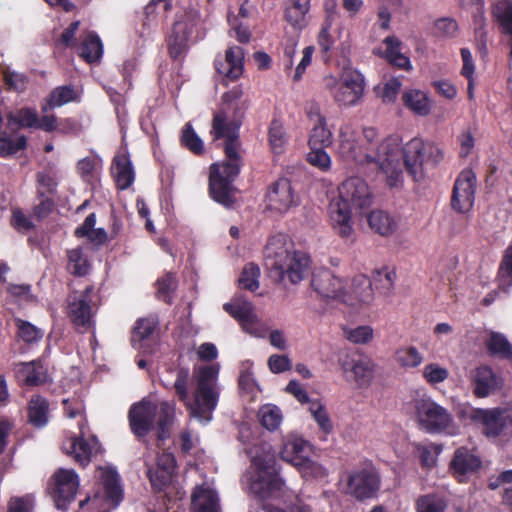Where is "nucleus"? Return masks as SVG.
Wrapping results in <instances>:
<instances>
[{
	"instance_id": "30",
	"label": "nucleus",
	"mask_w": 512,
	"mask_h": 512,
	"mask_svg": "<svg viewBox=\"0 0 512 512\" xmlns=\"http://www.w3.org/2000/svg\"><path fill=\"white\" fill-rule=\"evenodd\" d=\"M78 55L87 63H95L103 55V44L95 32H90L78 48Z\"/></svg>"
},
{
	"instance_id": "37",
	"label": "nucleus",
	"mask_w": 512,
	"mask_h": 512,
	"mask_svg": "<svg viewBox=\"0 0 512 512\" xmlns=\"http://www.w3.org/2000/svg\"><path fill=\"white\" fill-rule=\"evenodd\" d=\"M415 449L422 469L431 470L437 465V458L442 452L443 446L432 442L428 444L417 443Z\"/></svg>"
},
{
	"instance_id": "16",
	"label": "nucleus",
	"mask_w": 512,
	"mask_h": 512,
	"mask_svg": "<svg viewBox=\"0 0 512 512\" xmlns=\"http://www.w3.org/2000/svg\"><path fill=\"white\" fill-rule=\"evenodd\" d=\"M480 469V457L467 447H459L455 450L449 463V472L459 482H466L470 474Z\"/></svg>"
},
{
	"instance_id": "47",
	"label": "nucleus",
	"mask_w": 512,
	"mask_h": 512,
	"mask_svg": "<svg viewBox=\"0 0 512 512\" xmlns=\"http://www.w3.org/2000/svg\"><path fill=\"white\" fill-rule=\"evenodd\" d=\"M504 380L490 367H482V397L494 394L502 389Z\"/></svg>"
},
{
	"instance_id": "28",
	"label": "nucleus",
	"mask_w": 512,
	"mask_h": 512,
	"mask_svg": "<svg viewBox=\"0 0 512 512\" xmlns=\"http://www.w3.org/2000/svg\"><path fill=\"white\" fill-rule=\"evenodd\" d=\"M373 294L371 279L364 274H358L352 279L351 292L346 294V298L348 302L350 298H354L359 303L368 304L373 300Z\"/></svg>"
},
{
	"instance_id": "62",
	"label": "nucleus",
	"mask_w": 512,
	"mask_h": 512,
	"mask_svg": "<svg viewBox=\"0 0 512 512\" xmlns=\"http://www.w3.org/2000/svg\"><path fill=\"white\" fill-rule=\"evenodd\" d=\"M35 498L31 494L11 497L7 503V512H33Z\"/></svg>"
},
{
	"instance_id": "21",
	"label": "nucleus",
	"mask_w": 512,
	"mask_h": 512,
	"mask_svg": "<svg viewBox=\"0 0 512 512\" xmlns=\"http://www.w3.org/2000/svg\"><path fill=\"white\" fill-rule=\"evenodd\" d=\"M338 154L345 161L360 162L362 160V147L356 132L350 127L340 129Z\"/></svg>"
},
{
	"instance_id": "59",
	"label": "nucleus",
	"mask_w": 512,
	"mask_h": 512,
	"mask_svg": "<svg viewBox=\"0 0 512 512\" xmlns=\"http://www.w3.org/2000/svg\"><path fill=\"white\" fill-rule=\"evenodd\" d=\"M345 337L354 344H367L373 339V329L368 325L344 329Z\"/></svg>"
},
{
	"instance_id": "20",
	"label": "nucleus",
	"mask_w": 512,
	"mask_h": 512,
	"mask_svg": "<svg viewBox=\"0 0 512 512\" xmlns=\"http://www.w3.org/2000/svg\"><path fill=\"white\" fill-rule=\"evenodd\" d=\"M310 444L302 437L289 435L280 452L281 458L294 465L300 467L309 458Z\"/></svg>"
},
{
	"instance_id": "50",
	"label": "nucleus",
	"mask_w": 512,
	"mask_h": 512,
	"mask_svg": "<svg viewBox=\"0 0 512 512\" xmlns=\"http://www.w3.org/2000/svg\"><path fill=\"white\" fill-rule=\"evenodd\" d=\"M157 297L164 302L170 304L172 294L177 288V280L173 273H165L162 277L156 281Z\"/></svg>"
},
{
	"instance_id": "13",
	"label": "nucleus",
	"mask_w": 512,
	"mask_h": 512,
	"mask_svg": "<svg viewBox=\"0 0 512 512\" xmlns=\"http://www.w3.org/2000/svg\"><path fill=\"white\" fill-rule=\"evenodd\" d=\"M341 369L348 381H352L358 388L370 386L375 373L373 360L366 356L346 355L340 360Z\"/></svg>"
},
{
	"instance_id": "38",
	"label": "nucleus",
	"mask_w": 512,
	"mask_h": 512,
	"mask_svg": "<svg viewBox=\"0 0 512 512\" xmlns=\"http://www.w3.org/2000/svg\"><path fill=\"white\" fill-rule=\"evenodd\" d=\"M448 501L436 493L421 495L415 502L416 512H446Z\"/></svg>"
},
{
	"instance_id": "51",
	"label": "nucleus",
	"mask_w": 512,
	"mask_h": 512,
	"mask_svg": "<svg viewBox=\"0 0 512 512\" xmlns=\"http://www.w3.org/2000/svg\"><path fill=\"white\" fill-rule=\"evenodd\" d=\"M174 473L165 469L151 467L148 469L147 476L155 492H164L170 485Z\"/></svg>"
},
{
	"instance_id": "10",
	"label": "nucleus",
	"mask_w": 512,
	"mask_h": 512,
	"mask_svg": "<svg viewBox=\"0 0 512 512\" xmlns=\"http://www.w3.org/2000/svg\"><path fill=\"white\" fill-rule=\"evenodd\" d=\"M79 487V478L74 470L58 469L52 476L49 493L58 510H66L75 499Z\"/></svg>"
},
{
	"instance_id": "15",
	"label": "nucleus",
	"mask_w": 512,
	"mask_h": 512,
	"mask_svg": "<svg viewBox=\"0 0 512 512\" xmlns=\"http://www.w3.org/2000/svg\"><path fill=\"white\" fill-rule=\"evenodd\" d=\"M364 89L365 81L363 75L356 71L351 72L344 76L333 98L339 105L354 106L363 97Z\"/></svg>"
},
{
	"instance_id": "3",
	"label": "nucleus",
	"mask_w": 512,
	"mask_h": 512,
	"mask_svg": "<svg viewBox=\"0 0 512 512\" xmlns=\"http://www.w3.org/2000/svg\"><path fill=\"white\" fill-rule=\"evenodd\" d=\"M263 254L264 266L275 282H282L287 277L292 284H297L309 271L310 257L304 252L296 251L293 242L285 234L271 236Z\"/></svg>"
},
{
	"instance_id": "5",
	"label": "nucleus",
	"mask_w": 512,
	"mask_h": 512,
	"mask_svg": "<svg viewBox=\"0 0 512 512\" xmlns=\"http://www.w3.org/2000/svg\"><path fill=\"white\" fill-rule=\"evenodd\" d=\"M156 417L157 439L162 442L170 437L171 426L175 418L174 404L168 401L156 404L144 398L131 405L128 411L129 427L137 440H145L154 429Z\"/></svg>"
},
{
	"instance_id": "56",
	"label": "nucleus",
	"mask_w": 512,
	"mask_h": 512,
	"mask_svg": "<svg viewBox=\"0 0 512 512\" xmlns=\"http://www.w3.org/2000/svg\"><path fill=\"white\" fill-rule=\"evenodd\" d=\"M190 380V372L186 367H179L176 370V380L174 389L178 399L185 405L189 404L188 383Z\"/></svg>"
},
{
	"instance_id": "26",
	"label": "nucleus",
	"mask_w": 512,
	"mask_h": 512,
	"mask_svg": "<svg viewBox=\"0 0 512 512\" xmlns=\"http://www.w3.org/2000/svg\"><path fill=\"white\" fill-rule=\"evenodd\" d=\"M403 105L417 116H427L431 112L428 95L419 89H409L402 94Z\"/></svg>"
},
{
	"instance_id": "31",
	"label": "nucleus",
	"mask_w": 512,
	"mask_h": 512,
	"mask_svg": "<svg viewBox=\"0 0 512 512\" xmlns=\"http://www.w3.org/2000/svg\"><path fill=\"white\" fill-rule=\"evenodd\" d=\"M67 270L75 277H84L89 274L91 263L81 247L67 250Z\"/></svg>"
},
{
	"instance_id": "39",
	"label": "nucleus",
	"mask_w": 512,
	"mask_h": 512,
	"mask_svg": "<svg viewBox=\"0 0 512 512\" xmlns=\"http://www.w3.org/2000/svg\"><path fill=\"white\" fill-rule=\"evenodd\" d=\"M157 326L152 317L140 318L136 321L131 336V343L135 348H142V342L150 338Z\"/></svg>"
},
{
	"instance_id": "14",
	"label": "nucleus",
	"mask_w": 512,
	"mask_h": 512,
	"mask_svg": "<svg viewBox=\"0 0 512 512\" xmlns=\"http://www.w3.org/2000/svg\"><path fill=\"white\" fill-rule=\"evenodd\" d=\"M311 286L323 299H335L348 303L343 280L329 269H321L313 273Z\"/></svg>"
},
{
	"instance_id": "54",
	"label": "nucleus",
	"mask_w": 512,
	"mask_h": 512,
	"mask_svg": "<svg viewBox=\"0 0 512 512\" xmlns=\"http://www.w3.org/2000/svg\"><path fill=\"white\" fill-rule=\"evenodd\" d=\"M395 280V272L389 271L387 268L376 270L372 275V285L381 294H388L393 288Z\"/></svg>"
},
{
	"instance_id": "29",
	"label": "nucleus",
	"mask_w": 512,
	"mask_h": 512,
	"mask_svg": "<svg viewBox=\"0 0 512 512\" xmlns=\"http://www.w3.org/2000/svg\"><path fill=\"white\" fill-rule=\"evenodd\" d=\"M49 403L41 395H33L28 404L29 422L38 428L44 427L48 422Z\"/></svg>"
},
{
	"instance_id": "63",
	"label": "nucleus",
	"mask_w": 512,
	"mask_h": 512,
	"mask_svg": "<svg viewBox=\"0 0 512 512\" xmlns=\"http://www.w3.org/2000/svg\"><path fill=\"white\" fill-rule=\"evenodd\" d=\"M456 415L466 425L480 420V409L474 408L468 402H462L456 407Z\"/></svg>"
},
{
	"instance_id": "27",
	"label": "nucleus",
	"mask_w": 512,
	"mask_h": 512,
	"mask_svg": "<svg viewBox=\"0 0 512 512\" xmlns=\"http://www.w3.org/2000/svg\"><path fill=\"white\" fill-rule=\"evenodd\" d=\"M310 113L317 114L318 123L310 132L308 140L309 147H329L332 144V132L326 126V118L320 114L318 106H312Z\"/></svg>"
},
{
	"instance_id": "61",
	"label": "nucleus",
	"mask_w": 512,
	"mask_h": 512,
	"mask_svg": "<svg viewBox=\"0 0 512 512\" xmlns=\"http://www.w3.org/2000/svg\"><path fill=\"white\" fill-rule=\"evenodd\" d=\"M461 57L463 60V67L461 70V74L468 79V88L467 93L469 99L474 98V82H473V73H474V64L472 60V55L467 48L461 49Z\"/></svg>"
},
{
	"instance_id": "41",
	"label": "nucleus",
	"mask_w": 512,
	"mask_h": 512,
	"mask_svg": "<svg viewBox=\"0 0 512 512\" xmlns=\"http://www.w3.org/2000/svg\"><path fill=\"white\" fill-rule=\"evenodd\" d=\"M486 346L491 355L512 359V345L503 334L491 332L486 341Z\"/></svg>"
},
{
	"instance_id": "7",
	"label": "nucleus",
	"mask_w": 512,
	"mask_h": 512,
	"mask_svg": "<svg viewBox=\"0 0 512 512\" xmlns=\"http://www.w3.org/2000/svg\"><path fill=\"white\" fill-rule=\"evenodd\" d=\"M414 409L419 424L429 433L444 432L452 424L448 410L431 398L416 399Z\"/></svg>"
},
{
	"instance_id": "42",
	"label": "nucleus",
	"mask_w": 512,
	"mask_h": 512,
	"mask_svg": "<svg viewBox=\"0 0 512 512\" xmlns=\"http://www.w3.org/2000/svg\"><path fill=\"white\" fill-rule=\"evenodd\" d=\"M396 363L404 368L411 369L418 367L423 362V355L414 346L400 347L395 351Z\"/></svg>"
},
{
	"instance_id": "25",
	"label": "nucleus",
	"mask_w": 512,
	"mask_h": 512,
	"mask_svg": "<svg viewBox=\"0 0 512 512\" xmlns=\"http://www.w3.org/2000/svg\"><path fill=\"white\" fill-rule=\"evenodd\" d=\"M101 481L105 492V499L117 507L123 500V489L120 484V477L116 470L105 468L102 470Z\"/></svg>"
},
{
	"instance_id": "9",
	"label": "nucleus",
	"mask_w": 512,
	"mask_h": 512,
	"mask_svg": "<svg viewBox=\"0 0 512 512\" xmlns=\"http://www.w3.org/2000/svg\"><path fill=\"white\" fill-rule=\"evenodd\" d=\"M200 23V14L196 10L185 11L172 26L167 39L168 53L172 59H178L188 50V42Z\"/></svg>"
},
{
	"instance_id": "17",
	"label": "nucleus",
	"mask_w": 512,
	"mask_h": 512,
	"mask_svg": "<svg viewBox=\"0 0 512 512\" xmlns=\"http://www.w3.org/2000/svg\"><path fill=\"white\" fill-rule=\"evenodd\" d=\"M219 395L218 387H196L194 404L189 401L186 406L193 416L209 421L218 405Z\"/></svg>"
},
{
	"instance_id": "58",
	"label": "nucleus",
	"mask_w": 512,
	"mask_h": 512,
	"mask_svg": "<svg viewBox=\"0 0 512 512\" xmlns=\"http://www.w3.org/2000/svg\"><path fill=\"white\" fill-rule=\"evenodd\" d=\"M422 376L428 384L437 385L448 379L449 371L438 363H429L424 366Z\"/></svg>"
},
{
	"instance_id": "57",
	"label": "nucleus",
	"mask_w": 512,
	"mask_h": 512,
	"mask_svg": "<svg viewBox=\"0 0 512 512\" xmlns=\"http://www.w3.org/2000/svg\"><path fill=\"white\" fill-rule=\"evenodd\" d=\"M310 151L307 154V162L318 168L322 172H327L331 168V157L325 151V148L309 147Z\"/></svg>"
},
{
	"instance_id": "49",
	"label": "nucleus",
	"mask_w": 512,
	"mask_h": 512,
	"mask_svg": "<svg viewBox=\"0 0 512 512\" xmlns=\"http://www.w3.org/2000/svg\"><path fill=\"white\" fill-rule=\"evenodd\" d=\"M495 15L501 32L512 36V2L508 0L499 2L495 8Z\"/></svg>"
},
{
	"instance_id": "4",
	"label": "nucleus",
	"mask_w": 512,
	"mask_h": 512,
	"mask_svg": "<svg viewBox=\"0 0 512 512\" xmlns=\"http://www.w3.org/2000/svg\"><path fill=\"white\" fill-rule=\"evenodd\" d=\"M338 192V201L330 205V219L336 233L342 238H348L353 231V210L368 208L372 196L367 183L360 177H350L343 181Z\"/></svg>"
},
{
	"instance_id": "32",
	"label": "nucleus",
	"mask_w": 512,
	"mask_h": 512,
	"mask_svg": "<svg viewBox=\"0 0 512 512\" xmlns=\"http://www.w3.org/2000/svg\"><path fill=\"white\" fill-rule=\"evenodd\" d=\"M7 126L12 128L14 125L18 128L36 129L38 124V113L31 107H23L15 112H9L6 115Z\"/></svg>"
},
{
	"instance_id": "55",
	"label": "nucleus",
	"mask_w": 512,
	"mask_h": 512,
	"mask_svg": "<svg viewBox=\"0 0 512 512\" xmlns=\"http://www.w3.org/2000/svg\"><path fill=\"white\" fill-rule=\"evenodd\" d=\"M219 370L218 363L200 367L196 379L197 387H217Z\"/></svg>"
},
{
	"instance_id": "43",
	"label": "nucleus",
	"mask_w": 512,
	"mask_h": 512,
	"mask_svg": "<svg viewBox=\"0 0 512 512\" xmlns=\"http://www.w3.org/2000/svg\"><path fill=\"white\" fill-rule=\"evenodd\" d=\"M181 145L197 156H201L205 152L204 143L197 135L190 123H186L181 131Z\"/></svg>"
},
{
	"instance_id": "36",
	"label": "nucleus",
	"mask_w": 512,
	"mask_h": 512,
	"mask_svg": "<svg viewBox=\"0 0 512 512\" xmlns=\"http://www.w3.org/2000/svg\"><path fill=\"white\" fill-rule=\"evenodd\" d=\"M17 373L26 386H39L45 382L43 366L35 361L21 363Z\"/></svg>"
},
{
	"instance_id": "52",
	"label": "nucleus",
	"mask_w": 512,
	"mask_h": 512,
	"mask_svg": "<svg viewBox=\"0 0 512 512\" xmlns=\"http://www.w3.org/2000/svg\"><path fill=\"white\" fill-rule=\"evenodd\" d=\"M269 143L274 153L279 154L284 150L287 142L283 125L278 120H273L269 127Z\"/></svg>"
},
{
	"instance_id": "11",
	"label": "nucleus",
	"mask_w": 512,
	"mask_h": 512,
	"mask_svg": "<svg viewBox=\"0 0 512 512\" xmlns=\"http://www.w3.org/2000/svg\"><path fill=\"white\" fill-rule=\"evenodd\" d=\"M477 177L472 169H464L457 176L451 195V207L458 213H468L475 201Z\"/></svg>"
},
{
	"instance_id": "2",
	"label": "nucleus",
	"mask_w": 512,
	"mask_h": 512,
	"mask_svg": "<svg viewBox=\"0 0 512 512\" xmlns=\"http://www.w3.org/2000/svg\"><path fill=\"white\" fill-rule=\"evenodd\" d=\"M444 158L443 151L435 144L413 138L404 146L398 136H388L377 148L374 162L386 174L389 187H397L402 181L403 169L414 181L423 177V165H436Z\"/></svg>"
},
{
	"instance_id": "18",
	"label": "nucleus",
	"mask_w": 512,
	"mask_h": 512,
	"mask_svg": "<svg viewBox=\"0 0 512 512\" xmlns=\"http://www.w3.org/2000/svg\"><path fill=\"white\" fill-rule=\"evenodd\" d=\"M244 51L239 46L229 47L224 58H216L214 67L217 73L229 80H237L244 70Z\"/></svg>"
},
{
	"instance_id": "44",
	"label": "nucleus",
	"mask_w": 512,
	"mask_h": 512,
	"mask_svg": "<svg viewBox=\"0 0 512 512\" xmlns=\"http://www.w3.org/2000/svg\"><path fill=\"white\" fill-rule=\"evenodd\" d=\"M258 419L267 430L275 431L281 424L282 413L276 405L265 404L258 411Z\"/></svg>"
},
{
	"instance_id": "34",
	"label": "nucleus",
	"mask_w": 512,
	"mask_h": 512,
	"mask_svg": "<svg viewBox=\"0 0 512 512\" xmlns=\"http://www.w3.org/2000/svg\"><path fill=\"white\" fill-rule=\"evenodd\" d=\"M368 223L381 236L392 235L397 229L396 221L382 210L372 211L368 216Z\"/></svg>"
},
{
	"instance_id": "12",
	"label": "nucleus",
	"mask_w": 512,
	"mask_h": 512,
	"mask_svg": "<svg viewBox=\"0 0 512 512\" xmlns=\"http://www.w3.org/2000/svg\"><path fill=\"white\" fill-rule=\"evenodd\" d=\"M257 466V477L251 484L252 491L260 498L271 497L276 492L281 491L284 484L275 467V461L268 459L260 462L258 459L254 460Z\"/></svg>"
},
{
	"instance_id": "45",
	"label": "nucleus",
	"mask_w": 512,
	"mask_h": 512,
	"mask_svg": "<svg viewBox=\"0 0 512 512\" xmlns=\"http://www.w3.org/2000/svg\"><path fill=\"white\" fill-rule=\"evenodd\" d=\"M161 6L165 13L172 9V0H150L144 7L143 15V30L149 29L152 25L157 23V8Z\"/></svg>"
},
{
	"instance_id": "24",
	"label": "nucleus",
	"mask_w": 512,
	"mask_h": 512,
	"mask_svg": "<svg viewBox=\"0 0 512 512\" xmlns=\"http://www.w3.org/2000/svg\"><path fill=\"white\" fill-rule=\"evenodd\" d=\"M505 408H493L482 410V432L487 437H496L508 430Z\"/></svg>"
},
{
	"instance_id": "60",
	"label": "nucleus",
	"mask_w": 512,
	"mask_h": 512,
	"mask_svg": "<svg viewBox=\"0 0 512 512\" xmlns=\"http://www.w3.org/2000/svg\"><path fill=\"white\" fill-rule=\"evenodd\" d=\"M37 182L39 184L37 190L38 197L45 195H55L57 193V181L50 172L42 171L37 173Z\"/></svg>"
},
{
	"instance_id": "6",
	"label": "nucleus",
	"mask_w": 512,
	"mask_h": 512,
	"mask_svg": "<svg viewBox=\"0 0 512 512\" xmlns=\"http://www.w3.org/2000/svg\"><path fill=\"white\" fill-rule=\"evenodd\" d=\"M381 482L378 469L372 463H369L347 473L345 493L357 501L364 502L377 497Z\"/></svg>"
},
{
	"instance_id": "23",
	"label": "nucleus",
	"mask_w": 512,
	"mask_h": 512,
	"mask_svg": "<svg viewBox=\"0 0 512 512\" xmlns=\"http://www.w3.org/2000/svg\"><path fill=\"white\" fill-rule=\"evenodd\" d=\"M76 101H78V94L72 85L57 86L41 102V112L48 113L55 108Z\"/></svg>"
},
{
	"instance_id": "53",
	"label": "nucleus",
	"mask_w": 512,
	"mask_h": 512,
	"mask_svg": "<svg viewBox=\"0 0 512 512\" xmlns=\"http://www.w3.org/2000/svg\"><path fill=\"white\" fill-rule=\"evenodd\" d=\"M27 146V138L21 135L16 141L12 140L6 133L0 136V157L7 158L15 155Z\"/></svg>"
},
{
	"instance_id": "8",
	"label": "nucleus",
	"mask_w": 512,
	"mask_h": 512,
	"mask_svg": "<svg viewBox=\"0 0 512 512\" xmlns=\"http://www.w3.org/2000/svg\"><path fill=\"white\" fill-rule=\"evenodd\" d=\"M94 287L87 286L80 294H70L67 299L66 314L72 325L80 332H87L94 327V312L91 301Z\"/></svg>"
},
{
	"instance_id": "33",
	"label": "nucleus",
	"mask_w": 512,
	"mask_h": 512,
	"mask_svg": "<svg viewBox=\"0 0 512 512\" xmlns=\"http://www.w3.org/2000/svg\"><path fill=\"white\" fill-rule=\"evenodd\" d=\"M243 95L244 93L240 86L233 87L223 94V107L220 109H227L230 113L244 118L248 105L247 101L243 100Z\"/></svg>"
},
{
	"instance_id": "19",
	"label": "nucleus",
	"mask_w": 512,
	"mask_h": 512,
	"mask_svg": "<svg viewBox=\"0 0 512 512\" xmlns=\"http://www.w3.org/2000/svg\"><path fill=\"white\" fill-rule=\"evenodd\" d=\"M268 207L283 213L294 204V192L289 179L279 178L268 189Z\"/></svg>"
},
{
	"instance_id": "22",
	"label": "nucleus",
	"mask_w": 512,
	"mask_h": 512,
	"mask_svg": "<svg viewBox=\"0 0 512 512\" xmlns=\"http://www.w3.org/2000/svg\"><path fill=\"white\" fill-rule=\"evenodd\" d=\"M111 173L119 190L128 189L135 180L132 162L126 154H118L113 158Z\"/></svg>"
},
{
	"instance_id": "35",
	"label": "nucleus",
	"mask_w": 512,
	"mask_h": 512,
	"mask_svg": "<svg viewBox=\"0 0 512 512\" xmlns=\"http://www.w3.org/2000/svg\"><path fill=\"white\" fill-rule=\"evenodd\" d=\"M311 0H289L285 9V20L295 28H302L305 25V16L310 9Z\"/></svg>"
},
{
	"instance_id": "64",
	"label": "nucleus",
	"mask_w": 512,
	"mask_h": 512,
	"mask_svg": "<svg viewBox=\"0 0 512 512\" xmlns=\"http://www.w3.org/2000/svg\"><path fill=\"white\" fill-rule=\"evenodd\" d=\"M196 512H220L218 495L212 490H206L203 500L196 507Z\"/></svg>"
},
{
	"instance_id": "48",
	"label": "nucleus",
	"mask_w": 512,
	"mask_h": 512,
	"mask_svg": "<svg viewBox=\"0 0 512 512\" xmlns=\"http://www.w3.org/2000/svg\"><path fill=\"white\" fill-rule=\"evenodd\" d=\"M15 325L17 327V336L25 343L32 344L38 342L42 339L43 333L42 331L31 324L28 321H25L21 318H16L14 320Z\"/></svg>"
},
{
	"instance_id": "40",
	"label": "nucleus",
	"mask_w": 512,
	"mask_h": 512,
	"mask_svg": "<svg viewBox=\"0 0 512 512\" xmlns=\"http://www.w3.org/2000/svg\"><path fill=\"white\" fill-rule=\"evenodd\" d=\"M67 453L72 455L80 466L85 467L91 461L92 447L84 437H74Z\"/></svg>"
},
{
	"instance_id": "46",
	"label": "nucleus",
	"mask_w": 512,
	"mask_h": 512,
	"mask_svg": "<svg viewBox=\"0 0 512 512\" xmlns=\"http://www.w3.org/2000/svg\"><path fill=\"white\" fill-rule=\"evenodd\" d=\"M260 269L254 263H248L244 266L238 284L241 289L255 291L259 288Z\"/></svg>"
},
{
	"instance_id": "1",
	"label": "nucleus",
	"mask_w": 512,
	"mask_h": 512,
	"mask_svg": "<svg viewBox=\"0 0 512 512\" xmlns=\"http://www.w3.org/2000/svg\"><path fill=\"white\" fill-rule=\"evenodd\" d=\"M243 117L218 109L213 113L210 135L214 141L224 140L226 159L211 164L209 170V195L218 204L231 208L236 203L237 188L234 182L240 174L243 159L239 153L240 127Z\"/></svg>"
}]
</instances>
